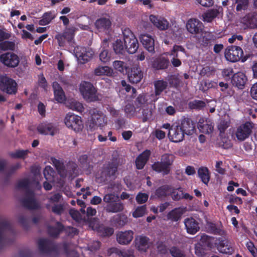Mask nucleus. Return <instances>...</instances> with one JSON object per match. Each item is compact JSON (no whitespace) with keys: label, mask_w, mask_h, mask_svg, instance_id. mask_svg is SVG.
I'll use <instances>...</instances> for the list:
<instances>
[{"label":"nucleus","mask_w":257,"mask_h":257,"mask_svg":"<svg viewBox=\"0 0 257 257\" xmlns=\"http://www.w3.org/2000/svg\"><path fill=\"white\" fill-rule=\"evenodd\" d=\"M175 158V156L172 154H164L160 161H155L151 165V170L163 176L168 175L171 171Z\"/></svg>","instance_id":"f257e3e1"},{"label":"nucleus","mask_w":257,"mask_h":257,"mask_svg":"<svg viewBox=\"0 0 257 257\" xmlns=\"http://www.w3.org/2000/svg\"><path fill=\"white\" fill-rule=\"evenodd\" d=\"M121 164L120 159L113 157L111 161L104 165L101 172V178L103 181L114 180L118 174V168Z\"/></svg>","instance_id":"f03ea898"},{"label":"nucleus","mask_w":257,"mask_h":257,"mask_svg":"<svg viewBox=\"0 0 257 257\" xmlns=\"http://www.w3.org/2000/svg\"><path fill=\"white\" fill-rule=\"evenodd\" d=\"M225 59L231 62H236L241 60L244 62L249 58L247 55H244L242 49L239 46L231 45L228 46L225 50Z\"/></svg>","instance_id":"7ed1b4c3"},{"label":"nucleus","mask_w":257,"mask_h":257,"mask_svg":"<svg viewBox=\"0 0 257 257\" xmlns=\"http://www.w3.org/2000/svg\"><path fill=\"white\" fill-rule=\"evenodd\" d=\"M38 244L39 249L42 253L52 257L58 256L59 254L58 245L53 241L47 238H40L38 240Z\"/></svg>","instance_id":"20e7f679"},{"label":"nucleus","mask_w":257,"mask_h":257,"mask_svg":"<svg viewBox=\"0 0 257 257\" xmlns=\"http://www.w3.org/2000/svg\"><path fill=\"white\" fill-rule=\"evenodd\" d=\"M80 91L83 98L89 102H95L100 100L97 89L89 82L83 81L80 85Z\"/></svg>","instance_id":"39448f33"},{"label":"nucleus","mask_w":257,"mask_h":257,"mask_svg":"<svg viewBox=\"0 0 257 257\" xmlns=\"http://www.w3.org/2000/svg\"><path fill=\"white\" fill-rule=\"evenodd\" d=\"M124 43L125 49L130 54H134L139 48V43L137 39L129 29H125L123 32Z\"/></svg>","instance_id":"423d86ee"},{"label":"nucleus","mask_w":257,"mask_h":257,"mask_svg":"<svg viewBox=\"0 0 257 257\" xmlns=\"http://www.w3.org/2000/svg\"><path fill=\"white\" fill-rule=\"evenodd\" d=\"M64 122L67 127L75 132L82 131L83 123L80 116L72 113H68L65 116Z\"/></svg>","instance_id":"0eeeda50"},{"label":"nucleus","mask_w":257,"mask_h":257,"mask_svg":"<svg viewBox=\"0 0 257 257\" xmlns=\"http://www.w3.org/2000/svg\"><path fill=\"white\" fill-rule=\"evenodd\" d=\"M22 206L29 210H37L41 208V205L35 197L34 191L27 189L25 192V196L21 201Z\"/></svg>","instance_id":"6e6552de"},{"label":"nucleus","mask_w":257,"mask_h":257,"mask_svg":"<svg viewBox=\"0 0 257 257\" xmlns=\"http://www.w3.org/2000/svg\"><path fill=\"white\" fill-rule=\"evenodd\" d=\"M6 230L12 231V226L9 221L4 219L0 216V249L3 248L6 245L12 243L14 240L9 239L5 235Z\"/></svg>","instance_id":"1a4fd4ad"},{"label":"nucleus","mask_w":257,"mask_h":257,"mask_svg":"<svg viewBox=\"0 0 257 257\" xmlns=\"http://www.w3.org/2000/svg\"><path fill=\"white\" fill-rule=\"evenodd\" d=\"M0 89L8 94H15L17 91V84L16 81L7 76L0 79Z\"/></svg>","instance_id":"9d476101"},{"label":"nucleus","mask_w":257,"mask_h":257,"mask_svg":"<svg viewBox=\"0 0 257 257\" xmlns=\"http://www.w3.org/2000/svg\"><path fill=\"white\" fill-rule=\"evenodd\" d=\"M75 50V56L81 64H85L89 61L94 55L93 51L89 47H77Z\"/></svg>","instance_id":"9b49d317"},{"label":"nucleus","mask_w":257,"mask_h":257,"mask_svg":"<svg viewBox=\"0 0 257 257\" xmlns=\"http://www.w3.org/2000/svg\"><path fill=\"white\" fill-rule=\"evenodd\" d=\"M253 124L251 122L246 121L239 126L236 131L235 136L240 141H243L248 138L250 135Z\"/></svg>","instance_id":"f8f14e48"},{"label":"nucleus","mask_w":257,"mask_h":257,"mask_svg":"<svg viewBox=\"0 0 257 257\" xmlns=\"http://www.w3.org/2000/svg\"><path fill=\"white\" fill-rule=\"evenodd\" d=\"M91 123L92 127L94 126H104L107 123L106 117L103 113L96 108L91 109Z\"/></svg>","instance_id":"ddd939ff"},{"label":"nucleus","mask_w":257,"mask_h":257,"mask_svg":"<svg viewBox=\"0 0 257 257\" xmlns=\"http://www.w3.org/2000/svg\"><path fill=\"white\" fill-rule=\"evenodd\" d=\"M0 61L5 65L12 68L17 67L20 62L18 55L12 52H8L1 55Z\"/></svg>","instance_id":"4468645a"},{"label":"nucleus","mask_w":257,"mask_h":257,"mask_svg":"<svg viewBox=\"0 0 257 257\" xmlns=\"http://www.w3.org/2000/svg\"><path fill=\"white\" fill-rule=\"evenodd\" d=\"M216 242L217 250L221 253L231 254L234 251L233 247L230 241L223 237H219Z\"/></svg>","instance_id":"2eb2a0df"},{"label":"nucleus","mask_w":257,"mask_h":257,"mask_svg":"<svg viewBox=\"0 0 257 257\" xmlns=\"http://www.w3.org/2000/svg\"><path fill=\"white\" fill-rule=\"evenodd\" d=\"M185 134L179 125L173 124L169 131L168 136L170 141L178 143L183 141Z\"/></svg>","instance_id":"dca6fc26"},{"label":"nucleus","mask_w":257,"mask_h":257,"mask_svg":"<svg viewBox=\"0 0 257 257\" xmlns=\"http://www.w3.org/2000/svg\"><path fill=\"white\" fill-rule=\"evenodd\" d=\"M247 80L245 74L242 72H237L233 74L231 77V83L233 86L238 89H243Z\"/></svg>","instance_id":"f3484780"},{"label":"nucleus","mask_w":257,"mask_h":257,"mask_svg":"<svg viewBox=\"0 0 257 257\" xmlns=\"http://www.w3.org/2000/svg\"><path fill=\"white\" fill-rule=\"evenodd\" d=\"M134 234V231L131 230L118 231L116 235V241L119 244L127 245L132 241Z\"/></svg>","instance_id":"a211bd4d"},{"label":"nucleus","mask_w":257,"mask_h":257,"mask_svg":"<svg viewBox=\"0 0 257 257\" xmlns=\"http://www.w3.org/2000/svg\"><path fill=\"white\" fill-rule=\"evenodd\" d=\"M38 132L42 135L54 136L57 132L56 126L53 123L43 122L40 123L37 127Z\"/></svg>","instance_id":"6ab92c4d"},{"label":"nucleus","mask_w":257,"mask_h":257,"mask_svg":"<svg viewBox=\"0 0 257 257\" xmlns=\"http://www.w3.org/2000/svg\"><path fill=\"white\" fill-rule=\"evenodd\" d=\"M144 48L149 52L155 53V40L152 36L147 34H141L139 37Z\"/></svg>","instance_id":"aec40b11"},{"label":"nucleus","mask_w":257,"mask_h":257,"mask_svg":"<svg viewBox=\"0 0 257 257\" xmlns=\"http://www.w3.org/2000/svg\"><path fill=\"white\" fill-rule=\"evenodd\" d=\"M202 23L197 19H190L186 23L187 31L191 34L200 33L202 30Z\"/></svg>","instance_id":"412c9836"},{"label":"nucleus","mask_w":257,"mask_h":257,"mask_svg":"<svg viewBox=\"0 0 257 257\" xmlns=\"http://www.w3.org/2000/svg\"><path fill=\"white\" fill-rule=\"evenodd\" d=\"M143 78V72L139 66L133 67L128 74L130 82L133 84L139 83Z\"/></svg>","instance_id":"4be33fe9"},{"label":"nucleus","mask_w":257,"mask_h":257,"mask_svg":"<svg viewBox=\"0 0 257 257\" xmlns=\"http://www.w3.org/2000/svg\"><path fill=\"white\" fill-rule=\"evenodd\" d=\"M151 155V151L148 149L140 154L136 159L135 164L136 168L138 170L143 169L148 161Z\"/></svg>","instance_id":"5701e85b"},{"label":"nucleus","mask_w":257,"mask_h":257,"mask_svg":"<svg viewBox=\"0 0 257 257\" xmlns=\"http://www.w3.org/2000/svg\"><path fill=\"white\" fill-rule=\"evenodd\" d=\"M184 133L187 135H192L195 130V124L190 118H184L182 119L180 124H178Z\"/></svg>","instance_id":"b1692460"},{"label":"nucleus","mask_w":257,"mask_h":257,"mask_svg":"<svg viewBox=\"0 0 257 257\" xmlns=\"http://www.w3.org/2000/svg\"><path fill=\"white\" fill-rule=\"evenodd\" d=\"M241 22L248 28L255 29L257 28V13L247 14L242 18Z\"/></svg>","instance_id":"393cba45"},{"label":"nucleus","mask_w":257,"mask_h":257,"mask_svg":"<svg viewBox=\"0 0 257 257\" xmlns=\"http://www.w3.org/2000/svg\"><path fill=\"white\" fill-rule=\"evenodd\" d=\"M184 224L187 232L190 234H194L199 230L198 222L192 217L185 219Z\"/></svg>","instance_id":"a878e982"},{"label":"nucleus","mask_w":257,"mask_h":257,"mask_svg":"<svg viewBox=\"0 0 257 257\" xmlns=\"http://www.w3.org/2000/svg\"><path fill=\"white\" fill-rule=\"evenodd\" d=\"M169 64L170 61L167 57L160 56L156 58L154 60L152 67L157 70H165L168 68Z\"/></svg>","instance_id":"bb28decb"},{"label":"nucleus","mask_w":257,"mask_h":257,"mask_svg":"<svg viewBox=\"0 0 257 257\" xmlns=\"http://www.w3.org/2000/svg\"><path fill=\"white\" fill-rule=\"evenodd\" d=\"M149 237L140 235L137 236L135 239V246L139 251L146 252L149 248Z\"/></svg>","instance_id":"cd10ccee"},{"label":"nucleus","mask_w":257,"mask_h":257,"mask_svg":"<svg viewBox=\"0 0 257 257\" xmlns=\"http://www.w3.org/2000/svg\"><path fill=\"white\" fill-rule=\"evenodd\" d=\"M54 94L55 100L59 103L63 102L65 99L64 92L60 85L57 82H54L52 84Z\"/></svg>","instance_id":"c85d7f7f"},{"label":"nucleus","mask_w":257,"mask_h":257,"mask_svg":"<svg viewBox=\"0 0 257 257\" xmlns=\"http://www.w3.org/2000/svg\"><path fill=\"white\" fill-rule=\"evenodd\" d=\"M56 226L49 225L47 227L48 234L51 237L56 238L64 230V226L59 221L56 222Z\"/></svg>","instance_id":"c756f323"},{"label":"nucleus","mask_w":257,"mask_h":257,"mask_svg":"<svg viewBox=\"0 0 257 257\" xmlns=\"http://www.w3.org/2000/svg\"><path fill=\"white\" fill-rule=\"evenodd\" d=\"M150 20L154 26L160 30H165L168 28L169 23L165 19H158V17L154 15H151L150 16Z\"/></svg>","instance_id":"7c9ffc66"},{"label":"nucleus","mask_w":257,"mask_h":257,"mask_svg":"<svg viewBox=\"0 0 257 257\" xmlns=\"http://www.w3.org/2000/svg\"><path fill=\"white\" fill-rule=\"evenodd\" d=\"M95 25L99 31H105L110 28L111 22L108 18H101L96 20Z\"/></svg>","instance_id":"2f4dec72"},{"label":"nucleus","mask_w":257,"mask_h":257,"mask_svg":"<svg viewBox=\"0 0 257 257\" xmlns=\"http://www.w3.org/2000/svg\"><path fill=\"white\" fill-rule=\"evenodd\" d=\"M123 209L124 205L119 199L112 203L107 204L105 207L107 212L117 213L122 211Z\"/></svg>","instance_id":"473e14b6"},{"label":"nucleus","mask_w":257,"mask_h":257,"mask_svg":"<svg viewBox=\"0 0 257 257\" xmlns=\"http://www.w3.org/2000/svg\"><path fill=\"white\" fill-rule=\"evenodd\" d=\"M171 185H163L158 188L155 192V196L158 198H165L169 195Z\"/></svg>","instance_id":"72a5a7b5"},{"label":"nucleus","mask_w":257,"mask_h":257,"mask_svg":"<svg viewBox=\"0 0 257 257\" xmlns=\"http://www.w3.org/2000/svg\"><path fill=\"white\" fill-rule=\"evenodd\" d=\"M198 175L201 181L207 185L210 179V173L208 169L206 167H201L198 170Z\"/></svg>","instance_id":"f704fd0d"},{"label":"nucleus","mask_w":257,"mask_h":257,"mask_svg":"<svg viewBox=\"0 0 257 257\" xmlns=\"http://www.w3.org/2000/svg\"><path fill=\"white\" fill-rule=\"evenodd\" d=\"M198 128L200 132L204 134H210L213 130V126L211 123H208L207 121L200 119L198 123Z\"/></svg>","instance_id":"c9c22d12"},{"label":"nucleus","mask_w":257,"mask_h":257,"mask_svg":"<svg viewBox=\"0 0 257 257\" xmlns=\"http://www.w3.org/2000/svg\"><path fill=\"white\" fill-rule=\"evenodd\" d=\"M78 162L80 167L84 170L90 171L93 168V166L91 164V161L87 155H81L78 159Z\"/></svg>","instance_id":"e433bc0d"},{"label":"nucleus","mask_w":257,"mask_h":257,"mask_svg":"<svg viewBox=\"0 0 257 257\" xmlns=\"http://www.w3.org/2000/svg\"><path fill=\"white\" fill-rule=\"evenodd\" d=\"M213 35L211 33H205L199 40L200 45L204 48H209L213 42Z\"/></svg>","instance_id":"4c0bfd02"},{"label":"nucleus","mask_w":257,"mask_h":257,"mask_svg":"<svg viewBox=\"0 0 257 257\" xmlns=\"http://www.w3.org/2000/svg\"><path fill=\"white\" fill-rule=\"evenodd\" d=\"M94 73L96 76L106 75L110 76L113 74V70L108 66H99L94 69Z\"/></svg>","instance_id":"58836bf2"},{"label":"nucleus","mask_w":257,"mask_h":257,"mask_svg":"<svg viewBox=\"0 0 257 257\" xmlns=\"http://www.w3.org/2000/svg\"><path fill=\"white\" fill-rule=\"evenodd\" d=\"M155 93L156 96L160 95L168 86L167 81L163 80H158L154 82Z\"/></svg>","instance_id":"ea45409f"},{"label":"nucleus","mask_w":257,"mask_h":257,"mask_svg":"<svg viewBox=\"0 0 257 257\" xmlns=\"http://www.w3.org/2000/svg\"><path fill=\"white\" fill-rule=\"evenodd\" d=\"M219 11L217 9H210L208 10L203 15V20L208 23L211 22L218 15Z\"/></svg>","instance_id":"a19ab883"},{"label":"nucleus","mask_w":257,"mask_h":257,"mask_svg":"<svg viewBox=\"0 0 257 257\" xmlns=\"http://www.w3.org/2000/svg\"><path fill=\"white\" fill-rule=\"evenodd\" d=\"M56 17L54 12L51 11L45 13L39 21V24L42 26H45L49 24Z\"/></svg>","instance_id":"79ce46f5"},{"label":"nucleus","mask_w":257,"mask_h":257,"mask_svg":"<svg viewBox=\"0 0 257 257\" xmlns=\"http://www.w3.org/2000/svg\"><path fill=\"white\" fill-rule=\"evenodd\" d=\"M51 161L60 175L62 176L63 174H65V166L63 161L54 157L51 158Z\"/></svg>","instance_id":"37998d69"},{"label":"nucleus","mask_w":257,"mask_h":257,"mask_svg":"<svg viewBox=\"0 0 257 257\" xmlns=\"http://www.w3.org/2000/svg\"><path fill=\"white\" fill-rule=\"evenodd\" d=\"M183 194V190L181 187L175 188L171 186V189L169 192V195L171 196L173 200L179 201L181 200Z\"/></svg>","instance_id":"c03bdc74"},{"label":"nucleus","mask_w":257,"mask_h":257,"mask_svg":"<svg viewBox=\"0 0 257 257\" xmlns=\"http://www.w3.org/2000/svg\"><path fill=\"white\" fill-rule=\"evenodd\" d=\"M98 232L100 233V235L102 236H110L113 234L114 229L112 227L102 225L99 226Z\"/></svg>","instance_id":"a18cd8bd"},{"label":"nucleus","mask_w":257,"mask_h":257,"mask_svg":"<svg viewBox=\"0 0 257 257\" xmlns=\"http://www.w3.org/2000/svg\"><path fill=\"white\" fill-rule=\"evenodd\" d=\"M113 49L114 52L117 54H123L126 49L123 42L120 40H117L113 45Z\"/></svg>","instance_id":"49530a36"},{"label":"nucleus","mask_w":257,"mask_h":257,"mask_svg":"<svg viewBox=\"0 0 257 257\" xmlns=\"http://www.w3.org/2000/svg\"><path fill=\"white\" fill-rule=\"evenodd\" d=\"M78 29L75 27H70L66 28L63 34L66 37L67 42L70 43L73 39L75 33Z\"/></svg>","instance_id":"de8ad7c7"},{"label":"nucleus","mask_w":257,"mask_h":257,"mask_svg":"<svg viewBox=\"0 0 257 257\" xmlns=\"http://www.w3.org/2000/svg\"><path fill=\"white\" fill-rule=\"evenodd\" d=\"M182 213L177 208H175L170 211L167 216L168 219L172 221H177L180 219Z\"/></svg>","instance_id":"09e8293b"},{"label":"nucleus","mask_w":257,"mask_h":257,"mask_svg":"<svg viewBox=\"0 0 257 257\" xmlns=\"http://www.w3.org/2000/svg\"><path fill=\"white\" fill-rule=\"evenodd\" d=\"M205 106V102L202 100H194L189 103V107L192 109L201 110Z\"/></svg>","instance_id":"8fccbe9b"},{"label":"nucleus","mask_w":257,"mask_h":257,"mask_svg":"<svg viewBox=\"0 0 257 257\" xmlns=\"http://www.w3.org/2000/svg\"><path fill=\"white\" fill-rule=\"evenodd\" d=\"M169 252L172 257H186L184 250L176 246H172Z\"/></svg>","instance_id":"3c124183"},{"label":"nucleus","mask_w":257,"mask_h":257,"mask_svg":"<svg viewBox=\"0 0 257 257\" xmlns=\"http://www.w3.org/2000/svg\"><path fill=\"white\" fill-rule=\"evenodd\" d=\"M111 54L109 50L106 49H103L99 54V59L104 63H106L110 60Z\"/></svg>","instance_id":"603ef678"},{"label":"nucleus","mask_w":257,"mask_h":257,"mask_svg":"<svg viewBox=\"0 0 257 257\" xmlns=\"http://www.w3.org/2000/svg\"><path fill=\"white\" fill-rule=\"evenodd\" d=\"M29 153V150H17L14 153H11L10 154V156L13 158L16 159H25Z\"/></svg>","instance_id":"864d4df0"},{"label":"nucleus","mask_w":257,"mask_h":257,"mask_svg":"<svg viewBox=\"0 0 257 257\" xmlns=\"http://www.w3.org/2000/svg\"><path fill=\"white\" fill-rule=\"evenodd\" d=\"M236 10L237 12L246 10L248 7V0H235Z\"/></svg>","instance_id":"5fc2aeb1"},{"label":"nucleus","mask_w":257,"mask_h":257,"mask_svg":"<svg viewBox=\"0 0 257 257\" xmlns=\"http://www.w3.org/2000/svg\"><path fill=\"white\" fill-rule=\"evenodd\" d=\"M15 48V43L14 42L5 41L0 43V49L2 50H14Z\"/></svg>","instance_id":"6e6d98bb"},{"label":"nucleus","mask_w":257,"mask_h":257,"mask_svg":"<svg viewBox=\"0 0 257 257\" xmlns=\"http://www.w3.org/2000/svg\"><path fill=\"white\" fill-rule=\"evenodd\" d=\"M156 248L159 254L165 255L168 252L167 246L162 241L159 240L156 242Z\"/></svg>","instance_id":"4d7b16f0"},{"label":"nucleus","mask_w":257,"mask_h":257,"mask_svg":"<svg viewBox=\"0 0 257 257\" xmlns=\"http://www.w3.org/2000/svg\"><path fill=\"white\" fill-rule=\"evenodd\" d=\"M195 253L198 257H204L205 249L204 246L200 243H197L195 246Z\"/></svg>","instance_id":"13d9d810"},{"label":"nucleus","mask_w":257,"mask_h":257,"mask_svg":"<svg viewBox=\"0 0 257 257\" xmlns=\"http://www.w3.org/2000/svg\"><path fill=\"white\" fill-rule=\"evenodd\" d=\"M146 212V205H142L138 207L133 213L134 217L138 218L143 216Z\"/></svg>","instance_id":"bf43d9fd"},{"label":"nucleus","mask_w":257,"mask_h":257,"mask_svg":"<svg viewBox=\"0 0 257 257\" xmlns=\"http://www.w3.org/2000/svg\"><path fill=\"white\" fill-rule=\"evenodd\" d=\"M70 108L73 110L77 111L81 113L84 110V108L82 104L77 101H72L70 103Z\"/></svg>","instance_id":"052dcab7"},{"label":"nucleus","mask_w":257,"mask_h":257,"mask_svg":"<svg viewBox=\"0 0 257 257\" xmlns=\"http://www.w3.org/2000/svg\"><path fill=\"white\" fill-rule=\"evenodd\" d=\"M113 66L116 70L121 73H123L126 68V64L121 61H114L113 62Z\"/></svg>","instance_id":"680f3d73"},{"label":"nucleus","mask_w":257,"mask_h":257,"mask_svg":"<svg viewBox=\"0 0 257 257\" xmlns=\"http://www.w3.org/2000/svg\"><path fill=\"white\" fill-rule=\"evenodd\" d=\"M119 197L112 193H109L106 194L103 197L104 202L107 204L112 203L115 201H118Z\"/></svg>","instance_id":"e2e57ef3"},{"label":"nucleus","mask_w":257,"mask_h":257,"mask_svg":"<svg viewBox=\"0 0 257 257\" xmlns=\"http://www.w3.org/2000/svg\"><path fill=\"white\" fill-rule=\"evenodd\" d=\"M55 173L53 168L50 166H46L44 171L43 174L47 180H50L52 179Z\"/></svg>","instance_id":"0e129e2a"},{"label":"nucleus","mask_w":257,"mask_h":257,"mask_svg":"<svg viewBox=\"0 0 257 257\" xmlns=\"http://www.w3.org/2000/svg\"><path fill=\"white\" fill-rule=\"evenodd\" d=\"M30 184V182L28 179H24L18 182L16 188L18 189L25 188L26 191L27 189H30L29 188Z\"/></svg>","instance_id":"69168bd1"},{"label":"nucleus","mask_w":257,"mask_h":257,"mask_svg":"<svg viewBox=\"0 0 257 257\" xmlns=\"http://www.w3.org/2000/svg\"><path fill=\"white\" fill-rule=\"evenodd\" d=\"M55 39L57 40L58 45L60 47H63L66 44V37L62 33H59L55 36Z\"/></svg>","instance_id":"338daca9"},{"label":"nucleus","mask_w":257,"mask_h":257,"mask_svg":"<svg viewBox=\"0 0 257 257\" xmlns=\"http://www.w3.org/2000/svg\"><path fill=\"white\" fill-rule=\"evenodd\" d=\"M52 211L57 215H61L64 211L63 205L61 204H55L52 206Z\"/></svg>","instance_id":"774afa93"}]
</instances>
